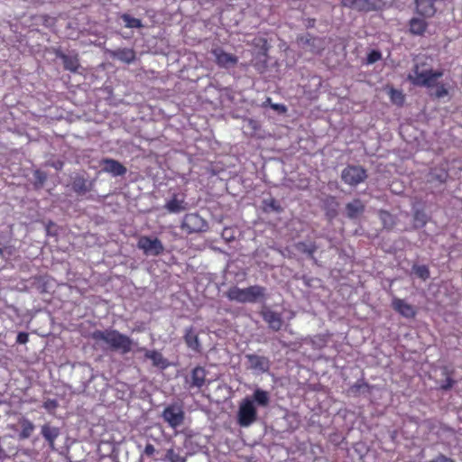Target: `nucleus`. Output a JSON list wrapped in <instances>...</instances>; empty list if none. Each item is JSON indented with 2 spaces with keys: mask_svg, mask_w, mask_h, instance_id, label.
Here are the masks:
<instances>
[{
  "mask_svg": "<svg viewBox=\"0 0 462 462\" xmlns=\"http://www.w3.org/2000/svg\"><path fill=\"white\" fill-rule=\"evenodd\" d=\"M253 402H255L258 405L265 407L269 404L270 398L266 391L262 389H256L253 394Z\"/></svg>",
  "mask_w": 462,
  "mask_h": 462,
  "instance_id": "29",
  "label": "nucleus"
},
{
  "mask_svg": "<svg viewBox=\"0 0 462 462\" xmlns=\"http://www.w3.org/2000/svg\"><path fill=\"white\" fill-rule=\"evenodd\" d=\"M164 208L172 214L180 213L188 209V203L185 201L184 195L173 194L171 199H169L165 205Z\"/></svg>",
  "mask_w": 462,
  "mask_h": 462,
  "instance_id": "16",
  "label": "nucleus"
},
{
  "mask_svg": "<svg viewBox=\"0 0 462 462\" xmlns=\"http://www.w3.org/2000/svg\"><path fill=\"white\" fill-rule=\"evenodd\" d=\"M346 211L347 217L351 219L356 218L365 211V205L359 199H355L352 202L346 205Z\"/></svg>",
  "mask_w": 462,
  "mask_h": 462,
  "instance_id": "24",
  "label": "nucleus"
},
{
  "mask_svg": "<svg viewBox=\"0 0 462 462\" xmlns=\"http://www.w3.org/2000/svg\"><path fill=\"white\" fill-rule=\"evenodd\" d=\"M156 453V449L154 446L151 443H147L144 447L143 451L142 452V456H146L148 457H152Z\"/></svg>",
  "mask_w": 462,
  "mask_h": 462,
  "instance_id": "43",
  "label": "nucleus"
},
{
  "mask_svg": "<svg viewBox=\"0 0 462 462\" xmlns=\"http://www.w3.org/2000/svg\"><path fill=\"white\" fill-rule=\"evenodd\" d=\"M122 19L125 22V25L127 28H141L143 27L142 21L138 18L132 17L131 15L125 14L122 15Z\"/></svg>",
  "mask_w": 462,
  "mask_h": 462,
  "instance_id": "34",
  "label": "nucleus"
},
{
  "mask_svg": "<svg viewBox=\"0 0 462 462\" xmlns=\"http://www.w3.org/2000/svg\"><path fill=\"white\" fill-rule=\"evenodd\" d=\"M379 217L383 223V226L386 229H392L396 222L394 217L388 211L381 209L379 211Z\"/></svg>",
  "mask_w": 462,
  "mask_h": 462,
  "instance_id": "30",
  "label": "nucleus"
},
{
  "mask_svg": "<svg viewBox=\"0 0 462 462\" xmlns=\"http://www.w3.org/2000/svg\"><path fill=\"white\" fill-rule=\"evenodd\" d=\"M262 203H263V210L265 213H270V212L281 213L283 210L281 204L273 198L263 199Z\"/></svg>",
  "mask_w": 462,
  "mask_h": 462,
  "instance_id": "27",
  "label": "nucleus"
},
{
  "mask_svg": "<svg viewBox=\"0 0 462 462\" xmlns=\"http://www.w3.org/2000/svg\"><path fill=\"white\" fill-rule=\"evenodd\" d=\"M263 320L268 324L269 328L273 331H279L282 327V319L279 313L266 310L262 311Z\"/></svg>",
  "mask_w": 462,
  "mask_h": 462,
  "instance_id": "18",
  "label": "nucleus"
},
{
  "mask_svg": "<svg viewBox=\"0 0 462 462\" xmlns=\"http://www.w3.org/2000/svg\"><path fill=\"white\" fill-rule=\"evenodd\" d=\"M165 459L170 462H186V458L176 453L173 448L167 450Z\"/></svg>",
  "mask_w": 462,
  "mask_h": 462,
  "instance_id": "37",
  "label": "nucleus"
},
{
  "mask_svg": "<svg viewBox=\"0 0 462 462\" xmlns=\"http://www.w3.org/2000/svg\"><path fill=\"white\" fill-rule=\"evenodd\" d=\"M5 455V450L0 447V458Z\"/></svg>",
  "mask_w": 462,
  "mask_h": 462,
  "instance_id": "47",
  "label": "nucleus"
},
{
  "mask_svg": "<svg viewBox=\"0 0 462 462\" xmlns=\"http://www.w3.org/2000/svg\"><path fill=\"white\" fill-rule=\"evenodd\" d=\"M226 296L229 300L240 303H254L265 299L266 289L260 285H252L244 289L232 286L226 292Z\"/></svg>",
  "mask_w": 462,
  "mask_h": 462,
  "instance_id": "2",
  "label": "nucleus"
},
{
  "mask_svg": "<svg viewBox=\"0 0 462 462\" xmlns=\"http://www.w3.org/2000/svg\"><path fill=\"white\" fill-rule=\"evenodd\" d=\"M254 45L260 47L264 51H268L270 48L268 41L263 37L255 38Z\"/></svg>",
  "mask_w": 462,
  "mask_h": 462,
  "instance_id": "41",
  "label": "nucleus"
},
{
  "mask_svg": "<svg viewBox=\"0 0 462 462\" xmlns=\"http://www.w3.org/2000/svg\"><path fill=\"white\" fill-rule=\"evenodd\" d=\"M54 53L57 58L60 59L63 63V68L65 70L76 73L80 68V62L79 54L75 51L71 54H66L62 52L60 50L57 49L54 51Z\"/></svg>",
  "mask_w": 462,
  "mask_h": 462,
  "instance_id": "10",
  "label": "nucleus"
},
{
  "mask_svg": "<svg viewBox=\"0 0 462 462\" xmlns=\"http://www.w3.org/2000/svg\"><path fill=\"white\" fill-rule=\"evenodd\" d=\"M369 388H370V385L367 383L357 382L351 386L350 390L352 393L356 394V393H359L361 391H363L365 389H369Z\"/></svg>",
  "mask_w": 462,
  "mask_h": 462,
  "instance_id": "38",
  "label": "nucleus"
},
{
  "mask_svg": "<svg viewBox=\"0 0 462 462\" xmlns=\"http://www.w3.org/2000/svg\"><path fill=\"white\" fill-rule=\"evenodd\" d=\"M92 183L82 176H77L72 181V189L78 195H84L91 189Z\"/></svg>",
  "mask_w": 462,
  "mask_h": 462,
  "instance_id": "25",
  "label": "nucleus"
},
{
  "mask_svg": "<svg viewBox=\"0 0 462 462\" xmlns=\"http://www.w3.org/2000/svg\"><path fill=\"white\" fill-rule=\"evenodd\" d=\"M410 32L414 35H423L428 28V23L424 19L411 18L410 23Z\"/></svg>",
  "mask_w": 462,
  "mask_h": 462,
  "instance_id": "26",
  "label": "nucleus"
},
{
  "mask_svg": "<svg viewBox=\"0 0 462 462\" xmlns=\"http://www.w3.org/2000/svg\"><path fill=\"white\" fill-rule=\"evenodd\" d=\"M448 95V90L446 86L442 83L437 85L436 91L434 93L435 97L442 98Z\"/></svg>",
  "mask_w": 462,
  "mask_h": 462,
  "instance_id": "39",
  "label": "nucleus"
},
{
  "mask_svg": "<svg viewBox=\"0 0 462 462\" xmlns=\"http://www.w3.org/2000/svg\"><path fill=\"white\" fill-rule=\"evenodd\" d=\"M389 96L391 101L397 105V106H402L405 100L404 95L401 90L395 89L393 88H391L389 90Z\"/></svg>",
  "mask_w": 462,
  "mask_h": 462,
  "instance_id": "32",
  "label": "nucleus"
},
{
  "mask_svg": "<svg viewBox=\"0 0 462 462\" xmlns=\"http://www.w3.org/2000/svg\"><path fill=\"white\" fill-rule=\"evenodd\" d=\"M271 100H272V99H271L270 97H268V98L266 99L267 104H270V103H271Z\"/></svg>",
  "mask_w": 462,
  "mask_h": 462,
  "instance_id": "48",
  "label": "nucleus"
},
{
  "mask_svg": "<svg viewBox=\"0 0 462 462\" xmlns=\"http://www.w3.org/2000/svg\"><path fill=\"white\" fill-rule=\"evenodd\" d=\"M139 351L144 352V356L152 362L153 366L165 368L168 366L167 360L163 357L162 353L157 350H148L144 347H141Z\"/></svg>",
  "mask_w": 462,
  "mask_h": 462,
  "instance_id": "20",
  "label": "nucleus"
},
{
  "mask_svg": "<svg viewBox=\"0 0 462 462\" xmlns=\"http://www.w3.org/2000/svg\"><path fill=\"white\" fill-rule=\"evenodd\" d=\"M381 58H382L381 52L374 50V51H370L367 55V63L373 64V63L378 61L379 60H381Z\"/></svg>",
  "mask_w": 462,
  "mask_h": 462,
  "instance_id": "42",
  "label": "nucleus"
},
{
  "mask_svg": "<svg viewBox=\"0 0 462 462\" xmlns=\"http://www.w3.org/2000/svg\"><path fill=\"white\" fill-rule=\"evenodd\" d=\"M33 177H34L33 185H34L35 189L42 188L47 180V174L41 170L34 171Z\"/></svg>",
  "mask_w": 462,
  "mask_h": 462,
  "instance_id": "36",
  "label": "nucleus"
},
{
  "mask_svg": "<svg viewBox=\"0 0 462 462\" xmlns=\"http://www.w3.org/2000/svg\"><path fill=\"white\" fill-rule=\"evenodd\" d=\"M161 418L171 429L178 434V428L182 426L185 421V411L181 405L171 403L164 407L161 413Z\"/></svg>",
  "mask_w": 462,
  "mask_h": 462,
  "instance_id": "3",
  "label": "nucleus"
},
{
  "mask_svg": "<svg viewBox=\"0 0 462 462\" xmlns=\"http://www.w3.org/2000/svg\"><path fill=\"white\" fill-rule=\"evenodd\" d=\"M271 106L273 109L277 110L282 113H284L286 111L285 106L282 105V104H272Z\"/></svg>",
  "mask_w": 462,
  "mask_h": 462,
  "instance_id": "45",
  "label": "nucleus"
},
{
  "mask_svg": "<svg viewBox=\"0 0 462 462\" xmlns=\"http://www.w3.org/2000/svg\"><path fill=\"white\" fill-rule=\"evenodd\" d=\"M184 341L189 348L198 353L200 352L201 345L199 343V337L192 327L186 329Z\"/></svg>",
  "mask_w": 462,
  "mask_h": 462,
  "instance_id": "22",
  "label": "nucleus"
},
{
  "mask_svg": "<svg viewBox=\"0 0 462 462\" xmlns=\"http://www.w3.org/2000/svg\"><path fill=\"white\" fill-rule=\"evenodd\" d=\"M42 406L49 412H52L58 408L59 403L58 401L55 399H48L43 402Z\"/></svg>",
  "mask_w": 462,
  "mask_h": 462,
  "instance_id": "40",
  "label": "nucleus"
},
{
  "mask_svg": "<svg viewBox=\"0 0 462 462\" xmlns=\"http://www.w3.org/2000/svg\"><path fill=\"white\" fill-rule=\"evenodd\" d=\"M295 247L300 253L306 254L310 257H313L317 250V246L314 243L307 244L305 242H298Z\"/></svg>",
  "mask_w": 462,
  "mask_h": 462,
  "instance_id": "31",
  "label": "nucleus"
},
{
  "mask_svg": "<svg viewBox=\"0 0 462 462\" xmlns=\"http://www.w3.org/2000/svg\"><path fill=\"white\" fill-rule=\"evenodd\" d=\"M366 179V170L359 165H347L341 171L342 181L350 187H356Z\"/></svg>",
  "mask_w": 462,
  "mask_h": 462,
  "instance_id": "5",
  "label": "nucleus"
},
{
  "mask_svg": "<svg viewBox=\"0 0 462 462\" xmlns=\"http://www.w3.org/2000/svg\"><path fill=\"white\" fill-rule=\"evenodd\" d=\"M3 254V249L0 247V256Z\"/></svg>",
  "mask_w": 462,
  "mask_h": 462,
  "instance_id": "49",
  "label": "nucleus"
},
{
  "mask_svg": "<svg viewBox=\"0 0 462 462\" xmlns=\"http://www.w3.org/2000/svg\"><path fill=\"white\" fill-rule=\"evenodd\" d=\"M444 75L443 70L426 69L420 71L419 66L415 65L412 74L408 75L409 81L414 86L430 88L434 86V81Z\"/></svg>",
  "mask_w": 462,
  "mask_h": 462,
  "instance_id": "4",
  "label": "nucleus"
},
{
  "mask_svg": "<svg viewBox=\"0 0 462 462\" xmlns=\"http://www.w3.org/2000/svg\"><path fill=\"white\" fill-rule=\"evenodd\" d=\"M206 376L207 371L204 367L198 365L193 368L190 372L189 377L186 378L189 389H200L205 384Z\"/></svg>",
  "mask_w": 462,
  "mask_h": 462,
  "instance_id": "13",
  "label": "nucleus"
},
{
  "mask_svg": "<svg viewBox=\"0 0 462 462\" xmlns=\"http://www.w3.org/2000/svg\"><path fill=\"white\" fill-rule=\"evenodd\" d=\"M452 380L448 379V383L446 385H443L442 388L446 390L449 389L452 386Z\"/></svg>",
  "mask_w": 462,
  "mask_h": 462,
  "instance_id": "46",
  "label": "nucleus"
},
{
  "mask_svg": "<svg viewBox=\"0 0 462 462\" xmlns=\"http://www.w3.org/2000/svg\"><path fill=\"white\" fill-rule=\"evenodd\" d=\"M102 171L112 174L114 177L123 176L126 173V168L118 161L111 158L102 159L100 162Z\"/></svg>",
  "mask_w": 462,
  "mask_h": 462,
  "instance_id": "15",
  "label": "nucleus"
},
{
  "mask_svg": "<svg viewBox=\"0 0 462 462\" xmlns=\"http://www.w3.org/2000/svg\"><path fill=\"white\" fill-rule=\"evenodd\" d=\"M20 424L22 427V430L19 433L20 439H26L31 437L32 433L34 430V425L28 419L23 418L20 420Z\"/></svg>",
  "mask_w": 462,
  "mask_h": 462,
  "instance_id": "28",
  "label": "nucleus"
},
{
  "mask_svg": "<svg viewBox=\"0 0 462 462\" xmlns=\"http://www.w3.org/2000/svg\"><path fill=\"white\" fill-rule=\"evenodd\" d=\"M211 52L215 56V62L220 68L228 69L236 66L238 62V58L236 55L227 53L221 48L213 49Z\"/></svg>",
  "mask_w": 462,
  "mask_h": 462,
  "instance_id": "11",
  "label": "nucleus"
},
{
  "mask_svg": "<svg viewBox=\"0 0 462 462\" xmlns=\"http://www.w3.org/2000/svg\"><path fill=\"white\" fill-rule=\"evenodd\" d=\"M383 2V0H341L340 5L359 12H370L376 10Z\"/></svg>",
  "mask_w": 462,
  "mask_h": 462,
  "instance_id": "9",
  "label": "nucleus"
},
{
  "mask_svg": "<svg viewBox=\"0 0 462 462\" xmlns=\"http://www.w3.org/2000/svg\"><path fill=\"white\" fill-rule=\"evenodd\" d=\"M434 0H415L418 14L425 17H432L436 13Z\"/></svg>",
  "mask_w": 462,
  "mask_h": 462,
  "instance_id": "21",
  "label": "nucleus"
},
{
  "mask_svg": "<svg viewBox=\"0 0 462 462\" xmlns=\"http://www.w3.org/2000/svg\"><path fill=\"white\" fill-rule=\"evenodd\" d=\"M137 246L146 255L158 256L164 251V246L159 238H152L147 236H143L139 238Z\"/></svg>",
  "mask_w": 462,
  "mask_h": 462,
  "instance_id": "8",
  "label": "nucleus"
},
{
  "mask_svg": "<svg viewBox=\"0 0 462 462\" xmlns=\"http://www.w3.org/2000/svg\"><path fill=\"white\" fill-rule=\"evenodd\" d=\"M112 58L116 59L122 62L130 64L135 58V51L129 48H120L110 52Z\"/></svg>",
  "mask_w": 462,
  "mask_h": 462,
  "instance_id": "19",
  "label": "nucleus"
},
{
  "mask_svg": "<svg viewBox=\"0 0 462 462\" xmlns=\"http://www.w3.org/2000/svg\"><path fill=\"white\" fill-rule=\"evenodd\" d=\"M180 227L187 234H193L206 231L208 223L198 213H189L184 216Z\"/></svg>",
  "mask_w": 462,
  "mask_h": 462,
  "instance_id": "7",
  "label": "nucleus"
},
{
  "mask_svg": "<svg viewBox=\"0 0 462 462\" xmlns=\"http://www.w3.org/2000/svg\"><path fill=\"white\" fill-rule=\"evenodd\" d=\"M413 219L415 226H419L420 227L424 226L428 222L427 215L422 209H417L414 211Z\"/></svg>",
  "mask_w": 462,
  "mask_h": 462,
  "instance_id": "35",
  "label": "nucleus"
},
{
  "mask_svg": "<svg viewBox=\"0 0 462 462\" xmlns=\"http://www.w3.org/2000/svg\"><path fill=\"white\" fill-rule=\"evenodd\" d=\"M393 309L401 316L406 319H414L417 311L414 306L407 303L404 300L394 297L392 300Z\"/></svg>",
  "mask_w": 462,
  "mask_h": 462,
  "instance_id": "14",
  "label": "nucleus"
},
{
  "mask_svg": "<svg viewBox=\"0 0 462 462\" xmlns=\"http://www.w3.org/2000/svg\"><path fill=\"white\" fill-rule=\"evenodd\" d=\"M297 42L303 48L309 47L313 53H318L321 49V39L310 33L298 36Z\"/></svg>",
  "mask_w": 462,
  "mask_h": 462,
  "instance_id": "17",
  "label": "nucleus"
},
{
  "mask_svg": "<svg viewBox=\"0 0 462 462\" xmlns=\"http://www.w3.org/2000/svg\"><path fill=\"white\" fill-rule=\"evenodd\" d=\"M90 338L94 341V346L102 350H110L126 355L133 349V339L117 329H96L90 333Z\"/></svg>",
  "mask_w": 462,
  "mask_h": 462,
  "instance_id": "1",
  "label": "nucleus"
},
{
  "mask_svg": "<svg viewBox=\"0 0 462 462\" xmlns=\"http://www.w3.org/2000/svg\"><path fill=\"white\" fill-rule=\"evenodd\" d=\"M41 432L50 447L54 448L55 440L60 435V429L50 424H44L42 426Z\"/></svg>",
  "mask_w": 462,
  "mask_h": 462,
  "instance_id": "23",
  "label": "nucleus"
},
{
  "mask_svg": "<svg viewBox=\"0 0 462 462\" xmlns=\"http://www.w3.org/2000/svg\"><path fill=\"white\" fill-rule=\"evenodd\" d=\"M257 420V410L254 402L249 398H245L238 409L237 422L241 427H249Z\"/></svg>",
  "mask_w": 462,
  "mask_h": 462,
  "instance_id": "6",
  "label": "nucleus"
},
{
  "mask_svg": "<svg viewBox=\"0 0 462 462\" xmlns=\"http://www.w3.org/2000/svg\"><path fill=\"white\" fill-rule=\"evenodd\" d=\"M29 341V334L26 332H19L16 337L17 344H26Z\"/></svg>",
  "mask_w": 462,
  "mask_h": 462,
  "instance_id": "44",
  "label": "nucleus"
},
{
  "mask_svg": "<svg viewBox=\"0 0 462 462\" xmlns=\"http://www.w3.org/2000/svg\"><path fill=\"white\" fill-rule=\"evenodd\" d=\"M412 271L419 278H420L423 281H426L430 278V269L427 265L414 264L412 266Z\"/></svg>",
  "mask_w": 462,
  "mask_h": 462,
  "instance_id": "33",
  "label": "nucleus"
},
{
  "mask_svg": "<svg viewBox=\"0 0 462 462\" xmlns=\"http://www.w3.org/2000/svg\"><path fill=\"white\" fill-rule=\"evenodd\" d=\"M245 358L248 363V368L253 371L265 373L270 369V360L266 356L255 354H247Z\"/></svg>",
  "mask_w": 462,
  "mask_h": 462,
  "instance_id": "12",
  "label": "nucleus"
}]
</instances>
